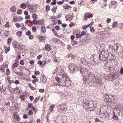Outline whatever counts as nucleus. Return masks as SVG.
<instances>
[{
    "label": "nucleus",
    "mask_w": 123,
    "mask_h": 123,
    "mask_svg": "<svg viewBox=\"0 0 123 123\" xmlns=\"http://www.w3.org/2000/svg\"><path fill=\"white\" fill-rule=\"evenodd\" d=\"M115 109L114 112L116 111L117 113L119 114L121 112V110H122V107L119 105L116 106L115 107Z\"/></svg>",
    "instance_id": "9b49d317"
},
{
    "label": "nucleus",
    "mask_w": 123,
    "mask_h": 123,
    "mask_svg": "<svg viewBox=\"0 0 123 123\" xmlns=\"http://www.w3.org/2000/svg\"><path fill=\"white\" fill-rule=\"evenodd\" d=\"M31 34V32L30 31H28L26 32V34L27 36Z\"/></svg>",
    "instance_id": "13d9d810"
},
{
    "label": "nucleus",
    "mask_w": 123,
    "mask_h": 123,
    "mask_svg": "<svg viewBox=\"0 0 123 123\" xmlns=\"http://www.w3.org/2000/svg\"><path fill=\"white\" fill-rule=\"evenodd\" d=\"M58 111L61 113H64L65 111V110H62L60 109H59L58 110Z\"/></svg>",
    "instance_id": "c9c22d12"
},
{
    "label": "nucleus",
    "mask_w": 123,
    "mask_h": 123,
    "mask_svg": "<svg viewBox=\"0 0 123 123\" xmlns=\"http://www.w3.org/2000/svg\"><path fill=\"white\" fill-rule=\"evenodd\" d=\"M32 29L33 32H35L36 31L37 29L35 27H32Z\"/></svg>",
    "instance_id": "a18cd8bd"
},
{
    "label": "nucleus",
    "mask_w": 123,
    "mask_h": 123,
    "mask_svg": "<svg viewBox=\"0 0 123 123\" xmlns=\"http://www.w3.org/2000/svg\"><path fill=\"white\" fill-rule=\"evenodd\" d=\"M4 26L5 27H9L10 25L9 22H6V24Z\"/></svg>",
    "instance_id": "f704fd0d"
},
{
    "label": "nucleus",
    "mask_w": 123,
    "mask_h": 123,
    "mask_svg": "<svg viewBox=\"0 0 123 123\" xmlns=\"http://www.w3.org/2000/svg\"><path fill=\"white\" fill-rule=\"evenodd\" d=\"M29 38L31 39H32L34 38L33 36L32 35H30L29 36Z\"/></svg>",
    "instance_id": "69168bd1"
},
{
    "label": "nucleus",
    "mask_w": 123,
    "mask_h": 123,
    "mask_svg": "<svg viewBox=\"0 0 123 123\" xmlns=\"http://www.w3.org/2000/svg\"><path fill=\"white\" fill-rule=\"evenodd\" d=\"M12 71L13 73H14L15 74L17 73V72L16 69L12 68Z\"/></svg>",
    "instance_id": "8fccbe9b"
},
{
    "label": "nucleus",
    "mask_w": 123,
    "mask_h": 123,
    "mask_svg": "<svg viewBox=\"0 0 123 123\" xmlns=\"http://www.w3.org/2000/svg\"><path fill=\"white\" fill-rule=\"evenodd\" d=\"M90 31L91 32L93 33L95 31V29L94 27H90Z\"/></svg>",
    "instance_id": "ea45409f"
},
{
    "label": "nucleus",
    "mask_w": 123,
    "mask_h": 123,
    "mask_svg": "<svg viewBox=\"0 0 123 123\" xmlns=\"http://www.w3.org/2000/svg\"><path fill=\"white\" fill-rule=\"evenodd\" d=\"M28 22H29L30 24H31L33 23V22L30 20H26L25 22V23L27 24Z\"/></svg>",
    "instance_id": "c03bdc74"
},
{
    "label": "nucleus",
    "mask_w": 123,
    "mask_h": 123,
    "mask_svg": "<svg viewBox=\"0 0 123 123\" xmlns=\"http://www.w3.org/2000/svg\"><path fill=\"white\" fill-rule=\"evenodd\" d=\"M39 81V79H38V78H37L35 79L34 80H33L32 81V83L34 84L35 83V82H37L38 81Z\"/></svg>",
    "instance_id": "473e14b6"
},
{
    "label": "nucleus",
    "mask_w": 123,
    "mask_h": 123,
    "mask_svg": "<svg viewBox=\"0 0 123 123\" xmlns=\"http://www.w3.org/2000/svg\"><path fill=\"white\" fill-rule=\"evenodd\" d=\"M15 25L16 26V27L17 28H19L20 27V25L19 23H16Z\"/></svg>",
    "instance_id": "bf43d9fd"
},
{
    "label": "nucleus",
    "mask_w": 123,
    "mask_h": 123,
    "mask_svg": "<svg viewBox=\"0 0 123 123\" xmlns=\"http://www.w3.org/2000/svg\"><path fill=\"white\" fill-rule=\"evenodd\" d=\"M33 23L34 25H36L37 23H38V21L36 19H34L33 20Z\"/></svg>",
    "instance_id": "a19ab883"
},
{
    "label": "nucleus",
    "mask_w": 123,
    "mask_h": 123,
    "mask_svg": "<svg viewBox=\"0 0 123 123\" xmlns=\"http://www.w3.org/2000/svg\"><path fill=\"white\" fill-rule=\"evenodd\" d=\"M104 100L107 103V105L110 107L114 106L115 104L117 103V99L112 95H105L104 96Z\"/></svg>",
    "instance_id": "f03ea898"
},
{
    "label": "nucleus",
    "mask_w": 123,
    "mask_h": 123,
    "mask_svg": "<svg viewBox=\"0 0 123 123\" xmlns=\"http://www.w3.org/2000/svg\"><path fill=\"white\" fill-rule=\"evenodd\" d=\"M45 49L46 50L48 51H49L51 49V47L49 44H46L45 45Z\"/></svg>",
    "instance_id": "6ab92c4d"
},
{
    "label": "nucleus",
    "mask_w": 123,
    "mask_h": 123,
    "mask_svg": "<svg viewBox=\"0 0 123 123\" xmlns=\"http://www.w3.org/2000/svg\"><path fill=\"white\" fill-rule=\"evenodd\" d=\"M97 102L96 101H91L90 100L85 102L84 101L83 107L88 111H93L97 106Z\"/></svg>",
    "instance_id": "f257e3e1"
},
{
    "label": "nucleus",
    "mask_w": 123,
    "mask_h": 123,
    "mask_svg": "<svg viewBox=\"0 0 123 123\" xmlns=\"http://www.w3.org/2000/svg\"><path fill=\"white\" fill-rule=\"evenodd\" d=\"M81 34L79 35V34H76V37L77 38H78V39L80 38H81Z\"/></svg>",
    "instance_id": "49530a36"
},
{
    "label": "nucleus",
    "mask_w": 123,
    "mask_h": 123,
    "mask_svg": "<svg viewBox=\"0 0 123 123\" xmlns=\"http://www.w3.org/2000/svg\"><path fill=\"white\" fill-rule=\"evenodd\" d=\"M37 64L41 65L43 64L42 62L40 60H39L37 62Z\"/></svg>",
    "instance_id": "338daca9"
},
{
    "label": "nucleus",
    "mask_w": 123,
    "mask_h": 123,
    "mask_svg": "<svg viewBox=\"0 0 123 123\" xmlns=\"http://www.w3.org/2000/svg\"><path fill=\"white\" fill-rule=\"evenodd\" d=\"M44 22L42 19H40L38 21V24L40 25H43V24Z\"/></svg>",
    "instance_id": "cd10ccee"
},
{
    "label": "nucleus",
    "mask_w": 123,
    "mask_h": 123,
    "mask_svg": "<svg viewBox=\"0 0 123 123\" xmlns=\"http://www.w3.org/2000/svg\"><path fill=\"white\" fill-rule=\"evenodd\" d=\"M59 107L60 109L62 110H65L66 108H67V105L65 104H60L59 106Z\"/></svg>",
    "instance_id": "f8f14e48"
},
{
    "label": "nucleus",
    "mask_w": 123,
    "mask_h": 123,
    "mask_svg": "<svg viewBox=\"0 0 123 123\" xmlns=\"http://www.w3.org/2000/svg\"><path fill=\"white\" fill-rule=\"evenodd\" d=\"M62 80L61 82V85L65 86H68L70 84V82L69 77L66 76V74L63 73L62 75Z\"/></svg>",
    "instance_id": "7ed1b4c3"
},
{
    "label": "nucleus",
    "mask_w": 123,
    "mask_h": 123,
    "mask_svg": "<svg viewBox=\"0 0 123 123\" xmlns=\"http://www.w3.org/2000/svg\"><path fill=\"white\" fill-rule=\"evenodd\" d=\"M40 98V97L39 96L38 97H36L34 100V102L35 103H36L39 100V98Z\"/></svg>",
    "instance_id": "bb28decb"
},
{
    "label": "nucleus",
    "mask_w": 123,
    "mask_h": 123,
    "mask_svg": "<svg viewBox=\"0 0 123 123\" xmlns=\"http://www.w3.org/2000/svg\"><path fill=\"white\" fill-rule=\"evenodd\" d=\"M40 80L41 82L44 83H46L47 81L46 78L43 75L41 76Z\"/></svg>",
    "instance_id": "ddd939ff"
},
{
    "label": "nucleus",
    "mask_w": 123,
    "mask_h": 123,
    "mask_svg": "<svg viewBox=\"0 0 123 123\" xmlns=\"http://www.w3.org/2000/svg\"><path fill=\"white\" fill-rule=\"evenodd\" d=\"M6 90V89L4 88L3 87V86H1L0 87V90L1 92H4Z\"/></svg>",
    "instance_id": "2f4dec72"
},
{
    "label": "nucleus",
    "mask_w": 123,
    "mask_h": 123,
    "mask_svg": "<svg viewBox=\"0 0 123 123\" xmlns=\"http://www.w3.org/2000/svg\"><path fill=\"white\" fill-rule=\"evenodd\" d=\"M73 17L72 15H71L66 16L65 18H66V20L68 21L69 20V21H71Z\"/></svg>",
    "instance_id": "dca6fc26"
},
{
    "label": "nucleus",
    "mask_w": 123,
    "mask_h": 123,
    "mask_svg": "<svg viewBox=\"0 0 123 123\" xmlns=\"http://www.w3.org/2000/svg\"><path fill=\"white\" fill-rule=\"evenodd\" d=\"M12 41V39L11 38H8L7 40V43L8 44H10Z\"/></svg>",
    "instance_id": "de8ad7c7"
},
{
    "label": "nucleus",
    "mask_w": 123,
    "mask_h": 123,
    "mask_svg": "<svg viewBox=\"0 0 123 123\" xmlns=\"http://www.w3.org/2000/svg\"><path fill=\"white\" fill-rule=\"evenodd\" d=\"M68 68L71 71H73L76 72L79 70V69L76 67V65L73 64H71L68 66Z\"/></svg>",
    "instance_id": "6e6552de"
},
{
    "label": "nucleus",
    "mask_w": 123,
    "mask_h": 123,
    "mask_svg": "<svg viewBox=\"0 0 123 123\" xmlns=\"http://www.w3.org/2000/svg\"><path fill=\"white\" fill-rule=\"evenodd\" d=\"M41 31L43 32H45L46 31V29L45 27L44 26H42L41 28Z\"/></svg>",
    "instance_id": "412c9836"
},
{
    "label": "nucleus",
    "mask_w": 123,
    "mask_h": 123,
    "mask_svg": "<svg viewBox=\"0 0 123 123\" xmlns=\"http://www.w3.org/2000/svg\"><path fill=\"white\" fill-rule=\"evenodd\" d=\"M22 33L21 31H17L16 33V35L18 36H20L22 34Z\"/></svg>",
    "instance_id": "7c9ffc66"
},
{
    "label": "nucleus",
    "mask_w": 123,
    "mask_h": 123,
    "mask_svg": "<svg viewBox=\"0 0 123 123\" xmlns=\"http://www.w3.org/2000/svg\"><path fill=\"white\" fill-rule=\"evenodd\" d=\"M32 106V104L31 103H29L28 104L27 108L30 109Z\"/></svg>",
    "instance_id": "4c0bfd02"
},
{
    "label": "nucleus",
    "mask_w": 123,
    "mask_h": 123,
    "mask_svg": "<svg viewBox=\"0 0 123 123\" xmlns=\"http://www.w3.org/2000/svg\"><path fill=\"white\" fill-rule=\"evenodd\" d=\"M25 95H22L20 96V98L21 100H24L25 99Z\"/></svg>",
    "instance_id": "e433bc0d"
},
{
    "label": "nucleus",
    "mask_w": 123,
    "mask_h": 123,
    "mask_svg": "<svg viewBox=\"0 0 123 123\" xmlns=\"http://www.w3.org/2000/svg\"><path fill=\"white\" fill-rule=\"evenodd\" d=\"M52 31L53 32L55 36L57 34V33L56 31H55L54 29H52Z\"/></svg>",
    "instance_id": "603ef678"
},
{
    "label": "nucleus",
    "mask_w": 123,
    "mask_h": 123,
    "mask_svg": "<svg viewBox=\"0 0 123 123\" xmlns=\"http://www.w3.org/2000/svg\"><path fill=\"white\" fill-rule=\"evenodd\" d=\"M54 108V105H52L49 108V111H52Z\"/></svg>",
    "instance_id": "72a5a7b5"
},
{
    "label": "nucleus",
    "mask_w": 123,
    "mask_h": 123,
    "mask_svg": "<svg viewBox=\"0 0 123 123\" xmlns=\"http://www.w3.org/2000/svg\"><path fill=\"white\" fill-rule=\"evenodd\" d=\"M12 44L13 47L14 48H16L18 45V44L17 42H14L12 43ZM18 45H19V44H18Z\"/></svg>",
    "instance_id": "4be33fe9"
},
{
    "label": "nucleus",
    "mask_w": 123,
    "mask_h": 123,
    "mask_svg": "<svg viewBox=\"0 0 123 123\" xmlns=\"http://www.w3.org/2000/svg\"><path fill=\"white\" fill-rule=\"evenodd\" d=\"M32 17L34 19H36L37 18V15L35 13L32 14Z\"/></svg>",
    "instance_id": "a878e982"
},
{
    "label": "nucleus",
    "mask_w": 123,
    "mask_h": 123,
    "mask_svg": "<svg viewBox=\"0 0 123 123\" xmlns=\"http://www.w3.org/2000/svg\"><path fill=\"white\" fill-rule=\"evenodd\" d=\"M52 41L53 42L56 43H59L60 44L62 42L61 40L57 38H55L53 39Z\"/></svg>",
    "instance_id": "2eb2a0df"
},
{
    "label": "nucleus",
    "mask_w": 123,
    "mask_h": 123,
    "mask_svg": "<svg viewBox=\"0 0 123 123\" xmlns=\"http://www.w3.org/2000/svg\"><path fill=\"white\" fill-rule=\"evenodd\" d=\"M55 79L57 81L58 83H59L60 85H61V82L62 80V78L61 79L58 77H55Z\"/></svg>",
    "instance_id": "a211bd4d"
},
{
    "label": "nucleus",
    "mask_w": 123,
    "mask_h": 123,
    "mask_svg": "<svg viewBox=\"0 0 123 123\" xmlns=\"http://www.w3.org/2000/svg\"><path fill=\"white\" fill-rule=\"evenodd\" d=\"M80 71L83 77H84L89 71L85 68L81 67L80 69Z\"/></svg>",
    "instance_id": "9d476101"
},
{
    "label": "nucleus",
    "mask_w": 123,
    "mask_h": 123,
    "mask_svg": "<svg viewBox=\"0 0 123 123\" xmlns=\"http://www.w3.org/2000/svg\"><path fill=\"white\" fill-rule=\"evenodd\" d=\"M99 116L100 117L105 118L109 117V114L106 112V110L103 107L101 108L99 111Z\"/></svg>",
    "instance_id": "423d86ee"
},
{
    "label": "nucleus",
    "mask_w": 123,
    "mask_h": 123,
    "mask_svg": "<svg viewBox=\"0 0 123 123\" xmlns=\"http://www.w3.org/2000/svg\"><path fill=\"white\" fill-rule=\"evenodd\" d=\"M85 76L86 78L88 79V80H89V82H91L92 81L94 82V79L95 76L93 73L89 71L88 73L86 74Z\"/></svg>",
    "instance_id": "0eeeda50"
},
{
    "label": "nucleus",
    "mask_w": 123,
    "mask_h": 123,
    "mask_svg": "<svg viewBox=\"0 0 123 123\" xmlns=\"http://www.w3.org/2000/svg\"><path fill=\"white\" fill-rule=\"evenodd\" d=\"M46 11V12H48L50 9V8L48 5L45 8Z\"/></svg>",
    "instance_id": "37998d69"
},
{
    "label": "nucleus",
    "mask_w": 123,
    "mask_h": 123,
    "mask_svg": "<svg viewBox=\"0 0 123 123\" xmlns=\"http://www.w3.org/2000/svg\"><path fill=\"white\" fill-rule=\"evenodd\" d=\"M113 116L112 117V119L114 120H120L121 119V116L119 115V114L117 113L116 114L115 112H113Z\"/></svg>",
    "instance_id": "1a4fd4ad"
},
{
    "label": "nucleus",
    "mask_w": 123,
    "mask_h": 123,
    "mask_svg": "<svg viewBox=\"0 0 123 123\" xmlns=\"http://www.w3.org/2000/svg\"><path fill=\"white\" fill-rule=\"evenodd\" d=\"M21 8L23 9H25L26 8V5L25 3H23L21 5Z\"/></svg>",
    "instance_id": "393cba45"
},
{
    "label": "nucleus",
    "mask_w": 123,
    "mask_h": 123,
    "mask_svg": "<svg viewBox=\"0 0 123 123\" xmlns=\"http://www.w3.org/2000/svg\"><path fill=\"white\" fill-rule=\"evenodd\" d=\"M29 9L30 10L31 13H34L36 11V8L34 7H33V6Z\"/></svg>",
    "instance_id": "f3484780"
},
{
    "label": "nucleus",
    "mask_w": 123,
    "mask_h": 123,
    "mask_svg": "<svg viewBox=\"0 0 123 123\" xmlns=\"http://www.w3.org/2000/svg\"><path fill=\"white\" fill-rule=\"evenodd\" d=\"M20 64L22 65H24V61L23 60H21L20 61Z\"/></svg>",
    "instance_id": "774afa93"
},
{
    "label": "nucleus",
    "mask_w": 123,
    "mask_h": 123,
    "mask_svg": "<svg viewBox=\"0 0 123 123\" xmlns=\"http://www.w3.org/2000/svg\"><path fill=\"white\" fill-rule=\"evenodd\" d=\"M23 117L24 119H26L28 117V116L26 114H24L23 115Z\"/></svg>",
    "instance_id": "0e129e2a"
},
{
    "label": "nucleus",
    "mask_w": 123,
    "mask_h": 123,
    "mask_svg": "<svg viewBox=\"0 0 123 123\" xmlns=\"http://www.w3.org/2000/svg\"><path fill=\"white\" fill-rule=\"evenodd\" d=\"M63 7L65 9H67L68 8H71V7H70L67 4L64 5L63 6Z\"/></svg>",
    "instance_id": "c85d7f7f"
},
{
    "label": "nucleus",
    "mask_w": 123,
    "mask_h": 123,
    "mask_svg": "<svg viewBox=\"0 0 123 123\" xmlns=\"http://www.w3.org/2000/svg\"><path fill=\"white\" fill-rule=\"evenodd\" d=\"M6 75H9L10 74V73L9 72V69L8 68L6 70Z\"/></svg>",
    "instance_id": "79ce46f5"
},
{
    "label": "nucleus",
    "mask_w": 123,
    "mask_h": 123,
    "mask_svg": "<svg viewBox=\"0 0 123 123\" xmlns=\"http://www.w3.org/2000/svg\"><path fill=\"white\" fill-rule=\"evenodd\" d=\"M86 34V31H82L81 32L80 34L82 36H84V35H85Z\"/></svg>",
    "instance_id": "3c124183"
},
{
    "label": "nucleus",
    "mask_w": 123,
    "mask_h": 123,
    "mask_svg": "<svg viewBox=\"0 0 123 123\" xmlns=\"http://www.w3.org/2000/svg\"><path fill=\"white\" fill-rule=\"evenodd\" d=\"M87 16L88 18H90L92 17H93V15L92 13H91L88 14Z\"/></svg>",
    "instance_id": "5fc2aeb1"
},
{
    "label": "nucleus",
    "mask_w": 123,
    "mask_h": 123,
    "mask_svg": "<svg viewBox=\"0 0 123 123\" xmlns=\"http://www.w3.org/2000/svg\"><path fill=\"white\" fill-rule=\"evenodd\" d=\"M95 77L94 81L93 82L95 83L98 84L99 85L101 86L103 85V83L101 82L102 80V75L100 74L97 73Z\"/></svg>",
    "instance_id": "20e7f679"
},
{
    "label": "nucleus",
    "mask_w": 123,
    "mask_h": 123,
    "mask_svg": "<svg viewBox=\"0 0 123 123\" xmlns=\"http://www.w3.org/2000/svg\"><path fill=\"white\" fill-rule=\"evenodd\" d=\"M10 102H5V104L6 106H10Z\"/></svg>",
    "instance_id": "6e6d98bb"
},
{
    "label": "nucleus",
    "mask_w": 123,
    "mask_h": 123,
    "mask_svg": "<svg viewBox=\"0 0 123 123\" xmlns=\"http://www.w3.org/2000/svg\"><path fill=\"white\" fill-rule=\"evenodd\" d=\"M17 13L18 14H20L22 13V11L21 10L19 9L17 11Z\"/></svg>",
    "instance_id": "58836bf2"
},
{
    "label": "nucleus",
    "mask_w": 123,
    "mask_h": 123,
    "mask_svg": "<svg viewBox=\"0 0 123 123\" xmlns=\"http://www.w3.org/2000/svg\"><path fill=\"white\" fill-rule=\"evenodd\" d=\"M68 57L69 58H71V59H73L75 58V56L73 54H70L68 55Z\"/></svg>",
    "instance_id": "5701e85b"
},
{
    "label": "nucleus",
    "mask_w": 123,
    "mask_h": 123,
    "mask_svg": "<svg viewBox=\"0 0 123 123\" xmlns=\"http://www.w3.org/2000/svg\"><path fill=\"white\" fill-rule=\"evenodd\" d=\"M17 64L16 63H14L12 66L13 68H17Z\"/></svg>",
    "instance_id": "09e8293b"
},
{
    "label": "nucleus",
    "mask_w": 123,
    "mask_h": 123,
    "mask_svg": "<svg viewBox=\"0 0 123 123\" xmlns=\"http://www.w3.org/2000/svg\"><path fill=\"white\" fill-rule=\"evenodd\" d=\"M34 74L36 75H38L40 74V72L39 71H36L35 72Z\"/></svg>",
    "instance_id": "052dcab7"
},
{
    "label": "nucleus",
    "mask_w": 123,
    "mask_h": 123,
    "mask_svg": "<svg viewBox=\"0 0 123 123\" xmlns=\"http://www.w3.org/2000/svg\"><path fill=\"white\" fill-rule=\"evenodd\" d=\"M10 48L9 47H8L7 48V49H5V52L6 53H7L10 50Z\"/></svg>",
    "instance_id": "864d4df0"
},
{
    "label": "nucleus",
    "mask_w": 123,
    "mask_h": 123,
    "mask_svg": "<svg viewBox=\"0 0 123 123\" xmlns=\"http://www.w3.org/2000/svg\"><path fill=\"white\" fill-rule=\"evenodd\" d=\"M83 80H84V83H87V84H88L87 81H89V80H88V79L87 78H86V76H85L84 77H83Z\"/></svg>",
    "instance_id": "b1692460"
},
{
    "label": "nucleus",
    "mask_w": 123,
    "mask_h": 123,
    "mask_svg": "<svg viewBox=\"0 0 123 123\" xmlns=\"http://www.w3.org/2000/svg\"><path fill=\"white\" fill-rule=\"evenodd\" d=\"M117 25V21L114 22L113 23L112 26L113 27H116Z\"/></svg>",
    "instance_id": "c756f323"
},
{
    "label": "nucleus",
    "mask_w": 123,
    "mask_h": 123,
    "mask_svg": "<svg viewBox=\"0 0 123 123\" xmlns=\"http://www.w3.org/2000/svg\"><path fill=\"white\" fill-rule=\"evenodd\" d=\"M74 23L72 22H71L69 25V26L70 27H71L73 26H74Z\"/></svg>",
    "instance_id": "4d7b16f0"
},
{
    "label": "nucleus",
    "mask_w": 123,
    "mask_h": 123,
    "mask_svg": "<svg viewBox=\"0 0 123 123\" xmlns=\"http://www.w3.org/2000/svg\"><path fill=\"white\" fill-rule=\"evenodd\" d=\"M63 3V1H58L57 2V3L59 5H61Z\"/></svg>",
    "instance_id": "680f3d73"
},
{
    "label": "nucleus",
    "mask_w": 123,
    "mask_h": 123,
    "mask_svg": "<svg viewBox=\"0 0 123 123\" xmlns=\"http://www.w3.org/2000/svg\"><path fill=\"white\" fill-rule=\"evenodd\" d=\"M11 11L13 12H15L16 11V8L14 6H12L10 8Z\"/></svg>",
    "instance_id": "aec40b11"
},
{
    "label": "nucleus",
    "mask_w": 123,
    "mask_h": 123,
    "mask_svg": "<svg viewBox=\"0 0 123 123\" xmlns=\"http://www.w3.org/2000/svg\"><path fill=\"white\" fill-rule=\"evenodd\" d=\"M109 55L106 51L102 50L99 54V59L103 61H105L108 58Z\"/></svg>",
    "instance_id": "39448f33"
},
{
    "label": "nucleus",
    "mask_w": 123,
    "mask_h": 123,
    "mask_svg": "<svg viewBox=\"0 0 123 123\" xmlns=\"http://www.w3.org/2000/svg\"><path fill=\"white\" fill-rule=\"evenodd\" d=\"M29 114L30 115H32L33 114V112L31 110H29Z\"/></svg>",
    "instance_id": "e2e57ef3"
},
{
    "label": "nucleus",
    "mask_w": 123,
    "mask_h": 123,
    "mask_svg": "<svg viewBox=\"0 0 123 123\" xmlns=\"http://www.w3.org/2000/svg\"><path fill=\"white\" fill-rule=\"evenodd\" d=\"M18 113L17 112H15L13 114V116L15 118L17 119V121L18 122L20 121V119L19 116L17 115Z\"/></svg>",
    "instance_id": "4468645a"
}]
</instances>
